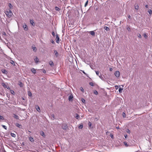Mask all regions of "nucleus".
Instances as JSON below:
<instances>
[{
  "instance_id": "21",
  "label": "nucleus",
  "mask_w": 152,
  "mask_h": 152,
  "mask_svg": "<svg viewBox=\"0 0 152 152\" xmlns=\"http://www.w3.org/2000/svg\"><path fill=\"white\" fill-rule=\"evenodd\" d=\"M49 64L51 66H53L54 64L52 61H50L49 62Z\"/></svg>"
},
{
  "instance_id": "55",
  "label": "nucleus",
  "mask_w": 152,
  "mask_h": 152,
  "mask_svg": "<svg viewBox=\"0 0 152 152\" xmlns=\"http://www.w3.org/2000/svg\"><path fill=\"white\" fill-rule=\"evenodd\" d=\"M127 133H130V130H129V129H127Z\"/></svg>"
},
{
  "instance_id": "50",
  "label": "nucleus",
  "mask_w": 152,
  "mask_h": 152,
  "mask_svg": "<svg viewBox=\"0 0 152 152\" xmlns=\"http://www.w3.org/2000/svg\"><path fill=\"white\" fill-rule=\"evenodd\" d=\"M127 18H128L130 19L131 18V16L129 15H127Z\"/></svg>"
},
{
  "instance_id": "24",
  "label": "nucleus",
  "mask_w": 152,
  "mask_h": 152,
  "mask_svg": "<svg viewBox=\"0 0 152 152\" xmlns=\"http://www.w3.org/2000/svg\"><path fill=\"white\" fill-rule=\"evenodd\" d=\"M104 29L106 30V31H109L110 30V29L107 26H104Z\"/></svg>"
},
{
  "instance_id": "31",
  "label": "nucleus",
  "mask_w": 152,
  "mask_h": 152,
  "mask_svg": "<svg viewBox=\"0 0 152 152\" xmlns=\"http://www.w3.org/2000/svg\"><path fill=\"white\" fill-rule=\"evenodd\" d=\"M88 0H87L85 4V6H84L85 7H86L87 5L88 4Z\"/></svg>"
},
{
  "instance_id": "59",
  "label": "nucleus",
  "mask_w": 152,
  "mask_h": 152,
  "mask_svg": "<svg viewBox=\"0 0 152 152\" xmlns=\"http://www.w3.org/2000/svg\"><path fill=\"white\" fill-rule=\"evenodd\" d=\"M145 7L146 8H148V5H146L145 6Z\"/></svg>"
},
{
  "instance_id": "51",
  "label": "nucleus",
  "mask_w": 152,
  "mask_h": 152,
  "mask_svg": "<svg viewBox=\"0 0 152 152\" xmlns=\"http://www.w3.org/2000/svg\"><path fill=\"white\" fill-rule=\"evenodd\" d=\"M115 88L116 89H117L118 88V86H115Z\"/></svg>"
},
{
  "instance_id": "8",
  "label": "nucleus",
  "mask_w": 152,
  "mask_h": 152,
  "mask_svg": "<svg viewBox=\"0 0 152 152\" xmlns=\"http://www.w3.org/2000/svg\"><path fill=\"white\" fill-rule=\"evenodd\" d=\"M2 85L4 88H7L8 89H9L10 88V87H7V86L4 83H2Z\"/></svg>"
},
{
  "instance_id": "56",
  "label": "nucleus",
  "mask_w": 152,
  "mask_h": 152,
  "mask_svg": "<svg viewBox=\"0 0 152 152\" xmlns=\"http://www.w3.org/2000/svg\"><path fill=\"white\" fill-rule=\"evenodd\" d=\"M124 137L125 138H126L127 137V134L124 135Z\"/></svg>"
},
{
  "instance_id": "28",
  "label": "nucleus",
  "mask_w": 152,
  "mask_h": 152,
  "mask_svg": "<svg viewBox=\"0 0 152 152\" xmlns=\"http://www.w3.org/2000/svg\"><path fill=\"white\" fill-rule=\"evenodd\" d=\"M122 115L124 118H125L126 117V114L124 112L122 113Z\"/></svg>"
},
{
  "instance_id": "18",
  "label": "nucleus",
  "mask_w": 152,
  "mask_h": 152,
  "mask_svg": "<svg viewBox=\"0 0 152 152\" xmlns=\"http://www.w3.org/2000/svg\"><path fill=\"white\" fill-rule=\"evenodd\" d=\"M16 126L19 127V128H21L22 127V126L21 125H20L18 123H16L15 124Z\"/></svg>"
},
{
  "instance_id": "37",
  "label": "nucleus",
  "mask_w": 152,
  "mask_h": 152,
  "mask_svg": "<svg viewBox=\"0 0 152 152\" xmlns=\"http://www.w3.org/2000/svg\"><path fill=\"white\" fill-rule=\"evenodd\" d=\"M4 118L2 116L0 115V119L1 120H4Z\"/></svg>"
},
{
  "instance_id": "62",
  "label": "nucleus",
  "mask_w": 152,
  "mask_h": 152,
  "mask_svg": "<svg viewBox=\"0 0 152 152\" xmlns=\"http://www.w3.org/2000/svg\"><path fill=\"white\" fill-rule=\"evenodd\" d=\"M28 132H31L30 131H28Z\"/></svg>"
},
{
  "instance_id": "13",
  "label": "nucleus",
  "mask_w": 152,
  "mask_h": 152,
  "mask_svg": "<svg viewBox=\"0 0 152 152\" xmlns=\"http://www.w3.org/2000/svg\"><path fill=\"white\" fill-rule=\"evenodd\" d=\"M1 71L3 73L7 74V71L5 69H2L1 70Z\"/></svg>"
},
{
  "instance_id": "58",
  "label": "nucleus",
  "mask_w": 152,
  "mask_h": 152,
  "mask_svg": "<svg viewBox=\"0 0 152 152\" xmlns=\"http://www.w3.org/2000/svg\"><path fill=\"white\" fill-rule=\"evenodd\" d=\"M3 35H6V33L5 32H3Z\"/></svg>"
},
{
  "instance_id": "38",
  "label": "nucleus",
  "mask_w": 152,
  "mask_h": 152,
  "mask_svg": "<svg viewBox=\"0 0 152 152\" xmlns=\"http://www.w3.org/2000/svg\"><path fill=\"white\" fill-rule=\"evenodd\" d=\"M2 126L3 127V128H4L6 130L7 129V127L6 126L4 125H2Z\"/></svg>"
},
{
  "instance_id": "14",
  "label": "nucleus",
  "mask_w": 152,
  "mask_h": 152,
  "mask_svg": "<svg viewBox=\"0 0 152 152\" xmlns=\"http://www.w3.org/2000/svg\"><path fill=\"white\" fill-rule=\"evenodd\" d=\"M36 108L38 112H40V107H39L38 106V105L36 106Z\"/></svg>"
},
{
  "instance_id": "49",
  "label": "nucleus",
  "mask_w": 152,
  "mask_h": 152,
  "mask_svg": "<svg viewBox=\"0 0 152 152\" xmlns=\"http://www.w3.org/2000/svg\"><path fill=\"white\" fill-rule=\"evenodd\" d=\"M110 136L112 138H113V135L111 134H110Z\"/></svg>"
},
{
  "instance_id": "45",
  "label": "nucleus",
  "mask_w": 152,
  "mask_h": 152,
  "mask_svg": "<svg viewBox=\"0 0 152 152\" xmlns=\"http://www.w3.org/2000/svg\"><path fill=\"white\" fill-rule=\"evenodd\" d=\"M89 84H90V85L91 86H94V84H93V83H92V82H90V83Z\"/></svg>"
},
{
  "instance_id": "52",
  "label": "nucleus",
  "mask_w": 152,
  "mask_h": 152,
  "mask_svg": "<svg viewBox=\"0 0 152 152\" xmlns=\"http://www.w3.org/2000/svg\"><path fill=\"white\" fill-rule=\"evenodd\" d=\"M91 123L90 122H89V123H88V125H89V126H91Z\"/></svg>"
},
{
  "instance_id": "43",
  "label": "nucleus",
  "mask_w": 152,
  "mask_h": 152,
  "mask_svg": "<svg viewBox=\"0 0 152 152\" xmlns=\"http://www.w3.org/2000/svg\"><path fill=\"white\" fill-rule=\"evenodd\" d=\"M83 127V125H80V126H79V129H82Z\"/></svg>"
},
{
  "instance_id": "25",
  "label": "nucleus",
  "mask_w": 152,
  "mask_h": 152,
  "mask_svg": "<svg viewBox=\"0 0 152 152\" xmlns=\"http://www.w3.org/2000/svg\"><path fill=\"white\" fill-rule=\"evenodd\" d=\"M8 6L10 8V9H12V6L11 3L9 4Z\"/></svg>"
},
{
  "instance_id": "12",
  "label": "nucleus",
  "mask_w": 152,
  "mask_h": 152,
  "mask_svg": "<svg viewBox=\"0 0 152 152\" xmlns=\"http://www.w3.org/2000/svg\"><path fill=\"white\" fill-rule=\"evenodd\" d=\"M73 98V96L72 95H70L68 99L69 101H71Z\"/></svg>"
},
{
  "instance_id": "20",
  "label": "nucleus",
  "mask_w": 152,
  "mask_h": 152,
  "mask_svg": "<svg viewBox=\"0 0 152 152\" xmlns=\"http://www.w3.org/2000/svg\"><path fill=\"white\" fill-rule=\"evenodd\" d=\"M31 71L34 74H35L36 73V71L34 68H33L32 69H31Z\"/></svg>"
},
{
  "instance_id": "26",
  "label": "nucleus",
  "mask_w": 152,
  "mask_h": 152,
  "mask_svg": "<svg viewBox=\"0 0 152 152\" xmlns=\"http://www.w3.org/2000/svg\"><path fill=\"white\" fill-rule=\"evenodd\" d=\"M28 95L30 96H32V94L30 91H28Z\"/></svg>"
},
{
  "instance_id": "41",
  "label": "nucleus",
  "mask_w": 152,
  "mask_h": 152,
  "mask_svg": "<svg viewBox=\"0 0 152 152\" xmlns=\"http://www.w3.org/2000/svg\"><path fill=\"white\" fill-rule=\"evenodd\" d=\"M124 143L126 146L127 147L128 146L126 142H124Z\"/></svg>"
},
{
  "instance_id": "16",
  "label": "nucleus",
  "mask_w": 152,
  "mask_h": 152,
  "mask_svg": "<svg viewBox=\"0 0 152 152\" xmlns=\"http://www.w3.org/2000/svg\"><path fill=\"white\" fill-rule=\"evenodd\" d=\"M29 140L32 142H33L34 141V138L31 137H29Z\"/></svg>"
},
{
  "instance_id": "34",
  "label": "nucleus",
  "mask_w": 152,
  "mask_h": 152,
  "mask_svg": "<svg viewBox=\"0 0 152 152\" xmlns=\"http://www.w3.org/2000/svg\"><path fill=\"white\" fill-rule=\"evenodd\" d=\"M143 36L145 38V39H147V38H148V36L147 35H146V34H143Z\"/></svg>"
},
{
  "instance_id": "7",
  "label": "nucleus",
  "mask_w": 152,
  "mask_h": 152,
  "mask_svg": "<svg viewBox=\"0 0 152 152\" xmlns=\"http://www.w3.org/2000/svg\"><path fill=\"white\" fill-rule=\"evenodd\" d=\"M134 8L136 10H138L139 9V6L137 4H134Z\"/></svg>"
},
{
  "instance_id": "3",
  "label": "nucleus",
  "mask_w": 152,
  "mask_h": 152,
  "mask_svg": "<svg viewBox=\"0 0 152 152\" xmlns=\"http://www.w3.org/2000/svg\"><path fill=\"white\" fill-rule=\"evenodd\" d=\"M114 74L116 77H118L120 76V73L118 71H117L115 72Z\"/></svg>"
},
{
  "instance_id": "35",
  "label": "nucleus",
  "mask_w": 152,
  "mask_h": 152,
  "mask_svg": "<svg viewBox=\"0 0 152 152\" xmlns=\"http://www.w3.org/2000/svg\"><path fill=\"white\" fill-rule=\"evenodd\" d=\"M99 76L100 77V78H101L102 80H103V78L101 74H100V75H99Z\"/></svg>"
},
{
  "instance_id": "19",
  "label": "nucleus",
  "mask_w": 152,
  "mask_h": 152,
  "mask_svg": "<svg viewBox=\"0 0 152 152\" xmlns=\"http://www.w3.org/2000/svg\"><path fill=\"white\" fill-rule=\"evenodd\" d=\"M13 115H14V116H13V117L16 118V119H19V117L17 115L14 114H13Z\"/></svg>"
},
{
  "instance_id": "48",
  "label": "nucleus",
  "mask_w": 152,
  "mask_h": 152,
  "mask_svg": "<svg viewBox=\"0 0 152 152\" xmlns=\"http://www.w3.org/2000/svg\"><path fill=\"white\" fill-rule=\"evenodd\" d=\"M127 29L129 31H130V28L129 27H128L127 28Z\"/></svg>"
},
{
  "instance_id": "1",
  "label": "nucleus",
  "mask_w": 152,
  "mask_h": 152,
  "mask_svg": "<svg viewBox=\"0 0 152 152\" xmlns=\"http://www.w3.org/2000/svg\"><path fill=\"white\" fill-rule=\"evenodd\" d=\"M5 14L9 18H10L13 14L11 10H10L9 11H6L5 13Z\"/></svg>"
},
{
  "instance_id": "39",
  "label": "nucleus",
  "mask_w": 152,
  "mask_h": 152,
  "mask_svg": "<svg viewBox=\"0 0 152 152\" xmlns=\"http://www.w3.org/2000/svg\"><path fill=\"white\" fill-rule=\"evenodd\" d=\"M137 36L139 38H141V36L140 34H137Z\"/></svg>"
},
{
  "instance_id": "57",
  "label": "nucleus",
  "mask_w": 152,
  "mask_h": 152,
  "mask_svg": "<svg viewBox=\"0 0 152 152\" xmlns=\"http://www.w3.org/2000/svg\"><path fill=\"white\" fill-rule=\"evenodd\" d=\"M51 116H52V117H53V119L54 118V115L53 114Z\"/></svg>"
},
{
  "instance_id": "27",
  "label": "nucleus",
  "mask_w": 152,
  "mask_h": 152,
  "mask_svg": "<svg viewBox=\"0 0 152 152\" xmlns=\"http://www.w3.org/2000/svg\"><path fill=\"white\" fill-rule=\"evenodd\" d=\"M19 85L20 87H21L23 86V84L21 82H19Z\"/></svg>"
},
{
  "instance_id": "17",
  "label": "nucleus",
  "mask_w": 152,
  "mask_h": 152,
  "mask_svg": "<svg viewBox=\"0 0 152 152\" xmlns=\"http://www.w3.org/2000/svg\"><path fill=\"white\" fill-rule=\"evenodd\" d=\"M90 34L92 36H95V33L94 31H90Z\"/></svg>"
},
{
  "instance_id": "5",
  "label": "nucleus",
  "mask_w": 152,
  "mask_h": 152,
  "mask_svg": "<svg viewBox=\"0 0 152 152\" xmlns=\"http://www.w3.org/2000/svg\"><path fill=\"white\" fill-rule=\"evenodd\" d=\"M23 27L24 30L25 31H27L28 29L27 25L25 23V25Z\"/></svg>"
},
{
  "instance_id": "10",
  "label": "nucleus",
  "mask_w": 152,
  "mask_h": 152,
  "mask_svg": "<svg viewBox=\"0 0 152 152\" xmlns=\"http://www.w3.org/2000/svg\"><path fill=\"white\" fill-rule=\"evenodd\" d=\"M30 23L32 26H35V23L33 20H30Z\"/></svg>"
},
{
  "instance_id": "33",
  "label": "nucleus",
  "mask_w": 152,
  "mask_h": 152,
  "mask_svg": "<svg viewBox=\"0 0 152 152\" xmlns=\"http://www.w3.org/2000/svg\"><path fill=\"white\" fill-rule=\"evenodd\" d=\"M148 12L150 14H151L152 13V10L150 9L148 11Z\"/></svg>"
},
{
  "instance_id": "9",
  "label": "nucleus",
  "mask_w": 152,
  "mask_h": 152,
  "mask_svg": "<svg viewBox=\"0 0 152 152\" xmlns=\"http://www.w3.org/2000/svg\"><path fill=\"white\" fill-rule=\"evenodd\" d=\"M10 63L13 66H15V62L12 60H10Z\"/></svg>"
},
{
  "instance_id": "54",
  "label": "nucleus",
  "mask_w": 152,
  "mask_h": 152,
  "mask_svg": "<svg viewBox=\"0 0 152 152\" xmlns=\"http://www.w3.org/2000/svg\"><path fill=\"white\" fill-rule=\"evenodd\" d=\"M11 93L12 94H13L14 93V92L13 91H11Z\"/></svg>"
},
{
  "instance_id": "60",
  "label": "nucleus",
  "mask_w": 152,
  "mask_h": 152,
  "mask_svg": "<svg viewBox=\"0 0 152 152\" xmlns=\"http://www.w3.org/2000/svg\"><path fill=\"white\" fill-rule=\"evenodd\" d=\"M43 73H45L46 72V71H45V70H44L43 71Z\"/></svg>"
},
{
  "instance_id": "36",
  "label": "nucleus",
  "mask_w": 152,
  "mask_h": 152,
  "mask_svg": "<svg viewBox=\"0 0 152 152\" xmlns=\"http://www.w3.org/2000/svg\"><path fill=\"white\" fill-rule=\"evenodd\" d=\"M75 118L76 119H78L80 118V116L78 114H76V116Z\"/></svg>"
},
{
  "instance_id": "47",
  "label": "nucleus",
  "mask_w": 152,
  "mask_h": 152,
  "mask_svg": "<svg viewBox=\"0 0 152 152\" xmlns=\"http://www.w3.org/2000/svg\"><path fill=\"white\" fill-rule=\"evenodd\" d=\"M51 43H53V44H54L55 43L54 41L53 40H51Z\"/></svg>"
},
{
  "instance_id": "15",
  "label": "nucleus",
  "mask_w": 152,
  "mask_h": 152,
  "mask_svg": "<svg viewBox=\"0 0 152 152\" xmlns=\"http://www.w3.org/2000/svg\"><path fill=\"white\" fill-rule=\"evenodd\" d=\"M34 60L36 63H37L39 62V59L37 57H36L34 58Z\"/></svg>"
},
{
  "instance_id": "6",
  "label": "nucleus",
  "mask_w": 152,
  "mask_h": 152,
  "mask_svg": "<svg viewBox=\"0 0 152 152\" xmlns=\"http://www.w3.org/2000/svg\"><path fill=\"white\" fill-rule=\"evenodd\" d=\"M54 52L56 57H58L59 55L58 52L56 50H54Z\"/></svg>"
},
{
  "instance_id": "63",
  "label": "nucleus",
  "mask_w": 152,
  "mask_h": 152,
  "mask_svg": "<svg viewBox=\"0 0 152 152\" xmlns=\"http://www.w3.org/2000/svg\"><path fill=\"white\" fill-rule=\"evenodd\" d=\"M4 152H6V151H5V150H4Z\"/></svg>"
},
{
  "instance_id": "42",
  "label": "nucleus",
  "mask_w": 152,
  "mask_h": 152,
  "mask_svg": "<svg viewBox=\"0 0 152 152\" xmlns=\"http://www.w3.org/2000/svg\"><path fill=\"white\" fill-rule=\"evenodd\" d=\"M81 101H82V102L83 103H85V100L83 98H82L81 99Z\"/></svg>"
},
{
  "instance_id": "53",
  "label": "nucleus",
  "mask_w": 152,
  "mask_h": 152,
  "mask_svg": "<svg viewBox=\"0 0 152 152\" xmlns=\"http://www.w3.org/2000/svg\"><path fill=\"white\" fill-rule=\"evenodd\" d=\"M109 70L110 71H112L113 70V69L112 68H109Z\"/></svg>"
},
{
  "instance_id": "2",
  "label": "nucleus",
  "mask_w": 152,
  "mask_h": 152,
  "mask_svg": "<svg viewBox=\"0 0 152 152\" xmlns=\"http://www.w3.org/2000/svg\"><path fill=\"white\" fill-rule=\"evenodd\" d=\"M61 127L64 130H66L68 128V126L66 124H62Z\"/></svg>"
},
{
  "instance_id": "46",
  "label": "nucleus",
  "mask_w": 152,
  "mask_h": 152,
  "mask_svg": "<svg viewBox=\"0 0 152 152\" xmlns=\"http://www.w3.org/2000/svg\"><path fill=\"white\" fill-rule=\"evenodd\" d=\"M52 34L53 36L54 37L55 36V33L53 31L52 32Z\"/></svg>"
},
{
  "instance_id": "4",
  "label": "nucleus",
  "mask_w": 152,
  "mask_h": 152,
  "mask_svg": "<svg viewBox=\"0 0 152 152\" xmlns=\"http://www.w3.org/2000/svg\"><path fill=\"white\" fill-rule=\"evenodd\" d=\"M56 38L57 39V40H56V42L58 43L59 41V38L58 34L56 35Z\"/></svg>"
},
{
  "instance_id": "30",
  "label": "nucleus",
  "mask_w": 152,
  "mask_h": 152,
  "mask_svg": "<svg viewBox=\"0 0 152 152\" xmlns=\"http://www.w3.org/2000/svg\"><path fill=\"white\" fill-rule=\"evenodd\" d=\"M55 9L57 11H59L60 10V9L57 7H55Z\"/></svg>"
},
{
  "instance_id": "40",
  "label": "nucleus",
  "mask_w": 152,
  "mask_h": 152,
  "mask_svg": "<svg viewBox=\"0 0 152 152\" xmlns=\"http://www.w3.org/2000/svg\"><path fill=\"white\" fill-rule=\"evenodd\" d=\"M94 93L96 95H97L98 94V92L96 90L94 91Z\"/></svg>"
},
{
  "instance_id": "23",
  "label": "nucleus",
  "mask_w": 152,
  "mask_h": 152,
  "mask_svg": "<svg viewBox=\"0 0 152 152\" xmlns=\"http://www.w3.org/2000/svg\"><path fill=\"white\" fill-rule=\"evenodd\" d=\"M11 136L12 137H16V135L15 134H14L13 133H11Z\"/></svg>"
},
{
  "instance_id": "11",
  "label": "nucleus",
  "mask_w": 152,
  "mask_h": 152,
  "mask_svg": "<svg viewBox=\"0 0 152 152\" xmlns=\"http://www.w3.org/2000/svg\"><path fill=\"white\" fill-rule=\"evenodd\" d=\"M40 134L43 136V137H45V133L43 131H41L40 132Z\"/></svg>"
},
{
  "instance_id": "22",
  "label": "nucleus",
  "mask_w": 152,
  "mask_h": 152,
  "mask_svg": "<svg viewBox=\"0 0 152 152\" xmlns=\"http://www.w3.org/2000/svg\"><path fill=\"white\" fill-rule=\"evenodd\" d=\"M32 48L33 49V50L34 52H36L37 50V49H36V48L35 46H32Z\"/></svg>"
},
{
  "instance_id": "32",
  "label": "nucleus",
  "mask_w": 152,
  "mask_h": 152,
  "mask_svg": "<svg viewBox=\"0 0 152 152\" xmlns=\"http://www.w3.org/2000/svg\"><path fill=\"white\" fill-rule=\"evenodd\" d=\"M123 88H119V90H118L119 92L120 93H121L122 92V90H123Z\"/></svg>"
},
{
  "instance_id": "61",
  "label": "nucleus",
  "mask_w": 152,
  "mask_h": 152,
  "mask_svg": "<svg viewBox=\"0 0 152 152\" xmlns=\"http://www.w3.org/2000/svg\"><path fill=\"white\" fill-rule=\"evenodd\" d=\"M117 129H119V127H117Z\"/></svg>"
},
{
  "instance_id": "44",
  "label": "nucleus",
  "mask_w": 152,
  "mask_h": 152,
  "mask_svg": "<svg viewBox=\"0 0 152 152\" xmlns=\"http://www.w3.org/2000/svg\"><path fill=\"white\" fill-rule=\"evenodd\" d=\"M95 72H96V74L97 75H98V76H99V71H95Z\"/></svg>"
},
{
  "instance_id": "29",
  "label": "nucleus",
  "mask_w": 152,
  "mask_h": 152,
  "mask_svg": "<svg viewBox=\"0 0 152 152\" xmlns=\"http://www.w3.org/2000/svg\"><path fill=\"white\" fill-rule=\"evenodd\" d=\"M80 89L82 92L84 93V89H83L82 87H81L80 88Z\"/></svg>"
}]
</instances>
